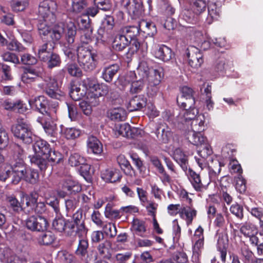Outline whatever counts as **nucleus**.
<instances>
[{
    "label": "nucleus",
    "instance_id": "54",
    "mask_svg": "<svg viewBox=\"0 0 263 263\" xmlns=\"http://www.w3.org/2000/svg\"><path fill=\"white\" fill-rule=\"evenodd\" d=\"M64 135L67 139H75L80 136L81 131L80 129L73 127L66 128L64 130Z\"/></svg>",
    "mask_w": 263,
    "mask_h": 263
},
{
    "label": "nucleus",
    "instance_id": "27",
    "mask_svg": "<svg viewBox=\"0 0 263 263\" xmlns=\"http://www.w3.org/2000/svg\"><path fill=\"white\" fill-rule=\"evenodd\" d=\"M104 32L103 34V38H106L108 40L112 39L115 34L114 27L115 26L114 18L111 16H106L103 23Z\"/></svg>",
    "mask_w": 263,
    "mask_h": 263
},
{
    "label": "nucleus",
    "instance_id": "37",
    "mask_svg": "<svg viewBox=\"0 0 263 263\" xmlns=\"http://www.w3.org/2000/svg\"><path fill=\"white\" fill-rule=\"evenodd\" d=\"M155 134L157 137L156 140L160 143H167L172 136V133L167 127L162 129L158 127L156 130Z\"/></svg>",
    "mask_w": 263,
    "mask_h": 263
},
{
    "label": "nucleus",
    "instance_id": "61",
    "mask_svg": "<svg viewBox=\"0 0 263 263\" xmlns=\"http://www.w3.org/2000/svg\"><path fill=\"white\" fill-rule=\"evenodd\" d=\"M66 69L68 73L73 77H80L82 75V71L76 64H68Z\"/></svg>",
    "mask_w": 263,
    "mask_h": 263
},
{
    "label": "nucleus",
    "instance_id": "38",
    "mask_svg": "<svg viewBox=\"0 0 263 263\" xmlns=\"http://www.w3.org/2000/svg\"><path fill=\"white\" fill-rule=\"evenodd\" d=\"M139 28L140 29L148 36L145 37H152L157 33V29L155 25L152 22H147L145 20H142L139 23Z\"/></svg>",
    "mask_w": 263,
    "mask_h": 263
},
{
    "label": "nucleus",
    "instance_id": "41",
    "mask_svg": "<svg viewBox=\"0 0 263 263\" xmlns=\"http://www.w3.org/2000/svg\"><path fill=\"white\" fill-rule=\"evenodd\" d=\"M30 161L36 165L42 171H45L49 163L48 155L33 156L30 158Z\"/></svg>",
    "mask_w": 263,
    "mask_h": 263
},
{
    "label": "nucleus",
    "instance_id": "11",
    "mask_svg": "<svg viewBox=\"0 0 263 263\" xmlns=\"http://www.w3.org/2000/svg\"><path fill=\"white\" fill-rule=\"evenodd\" d=\"M44 73V68L41 64L36 66L27 67L24 69L22 74V80L25 83L34 82L36 79L41 77Z\"/></svg>",
    "mask_w": 263,
    "mask_h": 263
},
{
    "label": "nucleus",
    "instance_id": "3",
    "mask_svg": "<svg viewBox=\"0 0 263 263\" xmlns=\"http://www.w3.org/2000/svg\"><path fill=\"white\" fill-rule=\"evenodd\" d=\"M78 61L80 66L85 71L94 70L98 64V55L88 47L83 46L77 48Z\"/></svg>",
    "mask_w": 263,
    "mask_h": 263
},
{
    "label": "nucleus",
    "instance_id": "58",
    "mask_svg": "<svg viewBox=\"0 0 263 263\" xmlns=\"http://www.w3.org/2000/svg\"><path fill=\"white\" fill-rule=\"evenodd\" d=\"M68 162L72 166H77L85 163V160L83 157L76 153L70 156Z\"/></svg>",
    "mask_w": 263,
    "mask_h": 263
},
{
    "label": "nucleus",
    "instance_id": "50",
    "mask_svg": "<svg viewBox=\"0 0 263 263\" xmlns=\"http://www.w3.org/2000/svg\"><path fill=\"white\" fill-rule=\"evenodd\" d=\"M87 81L89 82L88 86L90 88L94 89L97 90L99 89L101 91L99 92L100 96H105L108 95L109 93V87L106 84H101L100 85L97 84L95 81H91L89 79H87Z\"/></svg>",
    "mask_w": 263,
    "mask_h": 263
},
{
    "label": "nucleus",
    "instance_id": "12",
    "mask_svg": "<svg viewBox=\"0 0 263 263\" xmlns=\"http://www.w3.org/2000/svg\"><path fill=\"white\" fill-rule=\"evenodd\" d=\"M122 5L133 19L139 17L143 13V6L141 2L137 0H122Z\"/></svg>",
    "mask_w": 263,
    "mask_h": 263
},
{
    "label": "nucleus",
    "instance_id": "10",
    "mask_svg": "<svg viewBox=\"0 0 263 263\" xmlns=\"http://www.w3.org/2000/svg\"><path fill=\"white\" fill-rule=\"evenodd\" d=\"M32 108L39 111L43 115L49 116L52 119L54 118L57 109L55 107L50 108L48 106V100L43 96L35 98L29 101Z\"/></svg>",
    "mask_w": 263,
    "mask_h": 263
},
{
    "label": "nucleus",
    "instance_id": "34",
    "mask_svg": "<svg viewBox=\"0 0 263 263\" xmlns=\"http://www.w3.org/2000/svg\"><path fill=\"white\" fill-rule=\"evenodd\" d=\"M130 44L129 41L120 32L115 37L112 41V48L117 51H122Z\"/></svg>",
    "mask_w": 263,
    "mask_h": 263
},
{
    "label": "nucleus",
    "instance_id": "57",
    "mask_svg": "<svg viewBox=\"0 0 263 263\" xmlns=\"http://www.w3.org/2000/svg\"><path fill=\"white\" fill-rule=\"evenodd\" d=\"M240 254L243 258L244 263L252 261L253 257V252L247 246H243L241 248Z\"/></svg>",
    "mask_w": 263,
    "mask_h": 263
},
{
    "label": "nucleus",
    "instance_id": "59",
    "mask_svg": "<svg viewBox=\"0 0 263 263\" xmlns=\"http://www.w3.org/2000/svg\"><path fill=\"white\" fill-rule=\"evenodd\" d=\"M131 256L132 253L129 252L118 253L111 258V260L113 263H126Z\"/></svg>",
    "mask_w": 263,
    "mask_h": 263
},
{
    "label": "nucleus",
    "instance_id": "55",
    "mask_svg": "<svg viewBox=\"0 0 263 263\" xmlns=\"http://www.w3.org/2000/svg\"><path fill=\"white\" fill-rule=\"evenodd\" d=\"M62 159V156L60 153L55 151H51L50 149V152L48 153V160L51 165L60 163Z\"/></svg>",
    "mask_w": 263,
    "mask_h": 263
},
{
    "label": "nucleus",
    "instance_id": "17",
    "mask_svg": "<svg viewBox=\"0 0 263 263\" xmlns=\"http://www.w3.org/2000/svg\"><path fill=\"white\" fill-rule=\"evenodd\" d=\"M187 176L192 186L197 192H202L207 189L210 182L205 183L202 182L200 175L196 173L191 168H187L186 171H184Z\"/></svg>",
    "mask_w": 263,
    "mask_h": 263
},
{
    "label": "nucleus",
    "instance_id": "9",
    "mask_svg": "<svg viewBox=\"0 0 263 263\" xmlns=\"http://www.w3.org/2000/svg\"><path fill=\"white\" fill-rule=\"evenodd\" d=\"M72 219V221H68V228L71 231V233L74 232L79 237H85L88 229L85 226L82 211L76 212L73 214Z\"/></svg>",
    "mask_w": 263,
    "mask_h": 263
},
{
    "label": "nucleus",
    "instance_id": "63",
    "mask_svg": "<svg viewBox=\"0 0 263 263\" xmlns=\"http://www.w3.org/2000/svg\"><path fill=\"white\" fill-rule=\"evenodd\" d=\"M1 57L5 62H11L14 64L19 63V59L15 53L7 51L3 53Z\"/></svg>",
    "mask_w": 263,
    "mask_h": 263
},
{
    "label": "nucleus",
    "instance_id": "47",
    "mask_svg": "<svg viewBox=\"0 0 263 263\" xmlns=\"http://www.w3.org/2000/svg\"><path fill=\"white\" fill-rule=\"evenodd\" d=\"M55 235L50 231H46L39 236L37 238L38 242L40 245H50L55 240Z\"/></svg>",
    "mask_w": 263,
    "mask_h": 263
},
{
    "label": "nucleus",
    "instance_id": "29",
    "mask_svg": "<svg viewBox=\"0 0 263 263\" xmlns=\"http://www.w3.org/2000/svg\"><path fill=\"white\" fill-rule=\"evenodd\" d=\"M88 151L94 154L99 155L103 152V145L101 142L95 137L90 136L87 140Z\"/></svg>",
    "mask_w": 263,
    "mask_h": 263
},
{
    "label": "nucleus",
    "instance_id": "39",
    "mask_svg": "<svg viewBox=\"0 0 263 263\" xmlns=\"http://www.w3.org/2000/svg\"><path fill=\"white\" fill-rule=\"evenodd\" d=\"M49 43H44L42 46H40L38 49V56L41 61L46 62L49 58L50 54L52 52L54 48V46L52 44H50V47L49 46Z\"/></svg>",
    "mask_w": 263,
    "mask_h": 263
},
{
    "label": "nucleus",
    "instance_id": "23",
    "mask_svg": "<svg viewBox=\"0 0 263 263\" xmlns=\"http://www.w3.org/2000/svg\"><path fill=\"white\" fill-rule=\"evenodd\" d=\"M101 177L106 182L113 183L119 181L121 176L116 169L106 168L101 172Z\"/></svg>",
    "mask_w": 263,
    "mask_h": 263
},
{
    "label": "nucleus",
    "instance_id": "53",
    "mask_svg": "<svg viewBox=\"0 0 263 263\" xmlns=\"http://www.w3.org/2000/svg\"><path fill=\"white\" fill-rule=\"evenodd\" d=\"M28 5V0H12L11 3L12 10L16 12L23 11Z\"/></svg>",
    "mask_w": 263,
    "mask_h": 263
},
{
    "label": "nucleus",
    "instance_id": "43",
    "mask_svg": "<svg viewBox=\"0 0 263 263\" xmlns=\"http://www.w3.org/2000/svg\"><path fill=\"white\" fill-rule=\"evenodd\" d=\"M132 229L136 234L143 236L146 232L145 222L138 218H135L132 222Z\"/></svg>",
    "mask_w": 263,
    "mask_h": 263
},
{
    "label": "nucleus",
    "instance_id": "25",
    "mask_svg": "<svg viewBox=\"0 0 263 263\" xmlns=\"http://www.w3.org/2000/svg\"><path fill=\"white\" fill-rule=\"evenodd\" d=\"M81 86L84 88L78 82L70 83L69 95L72 100L78 101L85 96L86 91L84 89H82Z\"/></svg>",
    "mask_w": 263,
    "mask_h": 263
},
{
    "label": "nucleus",
    "instance_id": "36",
    "mask_svg": "<svg viewBox=\"0 0 263 263\" xmlns=\"http://www.w3.org/2000/svg\"><path fill=\"white\" fill-rule=\"evenodd\" d=\"M119 69L120 66L118 64L108 66L103 69L102 77L106 82H110L114 76L116 74Z\"/></svg>",
    "mask_w": 263,
    "mask_h": 263
},
{
    "label": "nucleus",
    "instance_id": "49",
    "mask_svg": "<svg viewBox=\"0 0 263 263\" xmlns=\"http://www.w3.org/2000/svg\"><path fill=\"white\" fill-rule=\"evenodd\" d=\"M76 33V26L73 23L70 22L67 25V32L66 33V40L68 44H72L73 43Z\"/></svg>",
    "mask_w": 263,
    "mask_h": 263
},
{
    "label": "nucleus",
    "instance_id": "33",
    "mask_svg": "<svg viewBox=\"0 0 263 263\" xmlns=\"http://www.w3.org/2000/svg\"><path fill=\"white\" fill-rule=\"evenodd\" d=\"M178 105L183 109L180 113L179 116L185 110H192L193 109H196L194 106L195 104V99L193 97H185L183 96H180L177 99Z\"/></svg>",
    "mask_w": 263,
    "mask_h": 263
},
{
    "label": "nucleus",
    "instance_id": "40",
    "mask_svg": "<svg viewBox=\"0 0 263 263\" xmlns=\"http://www.w3.org/2000/svg\"><path fill=\"white\" fill-rule=\"evenodd\" d=\"M113 130L116 136H122L127 138H129V136H131V134H130L131 127L128 123L116 124Z\"/></svg>",
    "mask_w": 263,
    "mask_h": 263
},
{
    "label": "nucleus",
    "instance_id": "21",
    "mask_svg": "<svg viewBox=\"0 0 263 263\" xmlns=\"http://www.w3.org/2000/svg\"><path fill=\"white\" fill-rule=\"evenodd\" d=\"M197 215V211L193 206L183 205L180 213V217L186 221V224H192L193 219Z\"/></svg>",
    "mask_w": 263,
    "mask_h": 263
},
{
    "label": "nucleus",
    "instance_id": "18",
    "mask_svg": "<svg viewBox=\"0 0 263 263\" xmlns=\"http://www.w3.org/2000/svg\"><path fill=\"white\" fill-rule=\"evenodd\" d=\"M29 168V167H27L25 165L24 161H16L11 167L13 174L12 182L13 183L16 184L21 180H23Z\"/></svg>",
    "mask_w": 263,
    "mask_h": 263
},
{
    "label": "nucleus",
    "instance_id": "13",
    "mask_svg": "<svg viewBox=\"0 0 263 263\" xmlns=\"http://www.w3.org/2000/svg\"><path fill=\"white\" fill-rule=\"evenodd\" d=\"M186 54L188 58L189 64L193 68L197 69L203 63V55L200 50L195 46H189Z\"/></svg>",
    "mask_w": 263,
    "mask_h": 263
},
{
    "label": "nucleus",
    "instance_id": "16",
    "mask_svg": "<svg viewBox=\"0 0 263 263\" xmlns=\"http://www.w3.org/2000/svg\"><path fill=\"white\" fill-rule=\"evenodd\" d=\"M47 224V220L40 216H32L26 220L27 228L32 231H43L46 229Z\"/></svg>",
    "mask_w": 263,
    "mask_h": 263
},
{
    "label": "nucleus",
    "instance_id": "31",
    "mask_svg": "<svg viewBox=\"0 0 263 263\" xmlns=\"http://www.w3.org/2000/svg\"><path fill=\"white\" fill-rule=\"evenodd\" d=\"M23 197L26 201L25 205L24 206L26 207L24 211L28 213H32L33 211V208L37 202L39 197L37 193L35 191L31 192L29 194L23 195Z\"/></svg>",
    "mask_w": 263,
    "mask_h": 263
},
{
    "label": "nucleus",
    "instance_id": "2",
    "mask_svg": "<svg viewBox=\"0 0 263 263\" xmlns=\"http://www.w3.org/2000/svg\"><path fill=\"white\" fill-rule=\"evenodd\" d=\"M198 111L197 109H193L191 111L185 110L178 117L180 127L183 130L185 126L189 127L190 132H202L205 129L204 117L203 115H199L196 117Z\"/></svg>",
    "mask_w": 263,
    "mask_h": 263
},
{
    "label": "nucleus",
    "instance_id": "1",
    "mask_svg": "<svg viewBox=\"0 0 263 263\" xmlns=\"http://www.w3.org/2000/svg\"><path fill=\"white\" fill-rule=\"evenodd\" d=\"M139 25L138 26H127L120 28V32L129 41L131 47L133 51H137L140 50L142 52H146L148 46H153L154 39L152 37H145L144 40L141 41L137 37L139 34Z\"/></svg>",
    "mask_w": 263,
    "mask_h": 263
},
{
    "label": "nucleus",
    "instance_id": "60",
    "mask_svg": "<svg viewBox=\"0 0 263 263\" xmlns=\"http://www.w3.org/2000/svg\"><path fill=\"white\" fill-rule=\"evenodd\" d=\"M47 61L48 67L50 68L59 66L61 63V59L59 55L52 52L50 54L49 58Z\"/></svg>",
    "mask_w": 263,
    "mask_h": 263
},
{
    "label": "nucleus",
    "instance_id": "22",
    "mask_svg": "<svg viewBox=\"0 0 263 263\" xmlns=\"http://www.w3.org/2000/svg\"><path fill=\"white\" fill-rule=\"evenodd\" d=\"M208 14L206 18V22L208 24H212L217 20L220 16V10L216 2L209 1L207 4Z\"/></svg>",
    "mask_w": 263,
    "mask_h": 263
},
{
    "label": "nucleus",
    "instance_id": "26",
    "mask_svg": "<svg viewBox=\"0 0 263 263\" xmlns=\"http://www.w3.org/2000/svg\"><path fill=\"white\" fill-rule=\"evenodd\" d=\"M33 149L35 153L34 156L48 155L50 152V147L49 144L45 140L40 139L35 141L33 144Z\"/></svg>",
    "mask_w": 263,
    "mask_h": 263
},
{
    "label": "nucleus",
    "instance_id": "14",
    "mask_svg": "<svg viewBox=\"0 0 263 263\" xmlns=\"http://www.w3.org/2000/svg\"><path fill=\"white\" fill-rule=\"evenodd\" d=\"M79 244L75 251L76 255L86 263H93L96 259L97 256L90 257L88 254V242L85 237H79Z\"/></svg>",
    "mask_w": 263,
    "mask_h": 263
},
{
    "label": "nucleus",
    "instance_id": "28",
    "mask_svg": "<svg viewBox=\"0 0 263 263\" xmlns=\"http://www.w3.org/2000/svg\"><path fill=\"white\" fill-rule=\"evenodd\" d=\"M173 157L175 161L180 166L183 171H186L187 170V156L184 154L181 148H177L175 149Z\"/></svg>",
    "mask_w": 263,
    "mask_h": 263
},
{
    "label": "nucleus",
    "instance_id": "15",
    "mask_svg": "<svg viewBox=\"0 0 263 263\" xmlns=\"http://www.w3.org/2000/svg\"><path fill=\"white\" fill-rule=\"evenodd\" d=\"M45 91L47 95L57 100H61L64 96V93L58 89V85L56 80L51 77H47L44 79Z\"/></svg>",
    "mask_w": 263,
    "mask_h": 263
},
{
    "label": "nucleus",
    "instance_id": "51",
    "mask_svg": "<svg viewBox=\"0 0 263 263\" xmlns=\"http://www.w3.org/2000/svg\"><path fill=\"white\" fill-rule=\"evenodd\" d=\"M192 250L193 255L198 258L204 248V240L200 239L192 240Z\"/></svg>",
    "mask_w": 263,
    "mask_h": 263
},
{
    "label": "nucleus",
    "instance_id": "20",
    "mask_svg": "<svg viewBox=\"0 0 263 263\" xmlns=\"http://www.w3.org/2000/svg\"><path fill=\"white\" fill-rule=\"evenodd\" d=\"M183 130L184 132L186 139L191 143L197 146L204 145L206 139L201 135V132H190L189 127L186 128L185 126L183 127Z\"/></svg>",
    "mask_w": 263,
    "mask_h": 263
},
{
    "label": "nucleus",
    "instance_id": "56",
    "mask_svg": "<svg viewBox=\"0 0 263 263\" xmlns=\"http://www.w3.org/2000/svg\"><path fill=\"white\" fill-rule=\"evenodd\" d=\"M235 181L236 190L240 193H244L247 189L246 181L241 175H238L237 177H235Z\"/></svg>",
    "mask_w": 263,
    "mask_h": 263
},
{
    "label": "nucleus",
    "instance_id": "64",
    "mask_svg": "<svg viewBox=\"0 0 263 263\" xmlns=\"http://www.w3.org/2000/svg\"><path fill=\"white\" fill-rule=\"evenodd\" d=\"M103 230L106 235L110 238L114 237L117 235V229L114 224L108 223L103 227Z\"/></svg>",
    "mask_w": 263,
    "mask_h": 263
},
{
    "label": "nucleus",
    "instance_id": "45",
    "mask_svg": "<svg viewBox=\"0 0 263 263\" xmlns=\"http://www.w3.org/2000/svg\"><path fill=\"white\" fill-rule=\"evenodd\" d=\"M6 202L9 205V206L12 209V210L16 213L25 210L26 207L23 206L19 202L16 197L12 195L8 196L6 197Z\"/></svg>",
    "mask_w": 263,
    "mask_h": 263
},
{
    "label": "nucleus",
    "instance_id": "30",
    "mask_svg": "<svg viewBox=\"0 0 263 263\" xmlns=\"http://www.w3.org/2000/svg\"><path fill=\"white\" fill-rule=\"evenodd\" d=\"M211 164L209 166V177L212 180H215L221 171V167L224 164L216 158L210 159Z\"/></svg>",
    "mask_w": 263,
    "mask_h": 263
},
{
    "label": "nucleus",
    "instance_id": "7",
    "mask_svg": "<svg viewBox=\"0 0 263 263\" xmlns=\"http://www.w3.org/2000/svg\"><path fill=\"white\" fill-rule=\"evenodd\" d=\"M11 131L15 137L25 143L29 144L33 141L31 128L30 125L23 121H18L17 124L13 125L11 127Z\"/></svg>",
    "mask_w": 263,
    "mask_h": 263
},
{
    "label": "nucleus",
    "instance_id": "52",
    "mask_svg": "<svg viewBox=\"0 0 263 263\" xmlns=\"http://www.w3.org/2000/svg\"><path fill=\"white\" fill-rule=\"evenodd\" d=\"M145 80L142 77V78H140L139 80L136 81H132L131 82V86L130 91L132 93H138L140 92L144 86Z\"/></svg>",
    "mask_w": 263,
    "mask_h": 263
},
{
    "label": "nucleus",
    "instance_id": "46",
    "mask_svg": "<svg viewBox=\"0 0 263 263\" xmlns=\"http://www.w3.org/2000/svg\"><path fill=\"white\" fill-rule=\"evenodd\" d=\"M42 126L48 136L55 138L58 136V128L55 124L53 122H44L41 123Z\"/></svg>",
    "mask_w": 263,
    "mask_h": 263
},
{
    "label": "nucleus",
    "instance_id": "44",
    "mask_svg": "<svg viewBox=\"0 0 263 263\" xmlns=\"http://www.w3.org/2000/svg\"><path fill=\"white\" fill-rule=\"evenodd\" d=\"M108 116L112 120L122 121L125 120L126 112L122 108H115L108 111Z\"/></svg>",
    "mask_w": 263,
    "mask_h": 263
},
{
    "label": "nucleus",
    "instance_id": "6",
    "mask_svg": "<svg viewBox=\"0 0 263 263\" xmlns=\"http://www.w3.org/2000/svg\"><path fill=\"white\" fill-rule=\"evenodd\" d=\"M180 3L182 2L189 5L188 10L184 14V17H187L186 20L189 23H193L198 17L204 12L207 4L204 0H179Z\"/></svg>",
    "mask_w": 263,
    "mask_h": 263
},
{
    "label": "nucleus",
    "instance_id": "19",
    "mask_svg": "<svg viewBox=\"0 0 263 263\" xmlns=\"http://www.w3.org/2000/svg\"><path fill=\"white\" fill-rule=\"evenodd\" d=\"M60 187H61L62 189L60 194L63 196H65L68 194L79 192L81 190L78 183L70 178L63 180L61 182Z\"/></svg>",
    "mask_w": 263,
    "mask_h": 263
},
{
    "label": "nucleus",
    "instance_id": "8",
    "mask_svg": "<svg viewBox=\"0 0 263 263\" xmlns=\"http://www.w3.org/2000/svg\"><path fill=\"white\" fill-rule=\"evenodd\" d=\"M57 9L56 3L52 0H44L39 6V15L43 21L54 23L55 21L54 12Z\"/></svg>",
    "mask_w": 263,
    "mask_h": 263
},
{
    "label": "nucleus",
    "instance_id": "35",
    "mask_svg": "<svg viewBox=\"0 0 263 263\" xmlns=\"http://www.w3.org/2000/svg\"><path fill=\"white\" fill-rule=\"evenodd\" d=\"M68 221L60 215H57L52 222V227L57 231L62 232L65 231L66 233L69 235L71 233V231L67 227Z\"/></svg>",
    "mask_w": 263,
    "mask_h": 263
},
{
    "label": "nucleus",
    "instance_id": "5",
    "mask_svg": "<svg viewBox=\"0 0 263 263\" xmlns=\"http://www.w3.org/2000/svg\"><path fill=\"white\" fill-rule=\"evenodd\" d=\"M137 70L139 74L143 77L145 81H147L149 85L151 86L158 85L163 76L161 68L149 69L147 63L144 61L140 63Z\"/></svg>",
    "mask_w": 263,
    "mask_h": 263
},
{
    "label": "nucleus",
    "instance_id": "62",
    "mask_svg": "<svg viewBox=\"0 0 263 263\" xmlns=\"http://www.w3.org/2000/svg\"><path fill=\"white\" fill-rule=\"evenodd\" d=\"M136 77L135 73L130 72L125 76H122L118 78L119 83L122 86L123 88L127 85L131 83L132 79Z\"/></svg>",
    "mask_w": 263,
    "mask_h": 263
},
{
    "label": "nucleus",
    "instance_id": "24",
    "mask_svg": "<svg viewBox=\"0 0 263 263\" xmlns=\"http://www.w3.org/2000/svg\"><path fill=\"white\" fill-rule=\"evenodd\" d=\"M155 57L164 62L170 61L172 56L171 48L164 45H158L154 52Z\"/></svg>",
    "mask_w": 263,
    "mask_h": 263
},
{
    "label": "nucleus",
    "instance_id": "42",
    "mask_svg": "<svg viewBox=\"0 0 263 263\" xmlns=\"http://www.w3.org/2000/svg\"><path fill=\"white\" fill-rule=\"evenodd\" d=\"M110 249L111 243L107 240H105L100 243L97 247V250L99 254L101 257L104 258L109 259L110 258Z\"/></svg>",
    "mask_w": 263,
    "mask_h": 263
},
{
    "label": "nucleus",
    "instance_id": "48",
    "mask_svg": "<svg viewBox=\"0 0 263 263\" xmlns=\"http://www.w3.org/2000/svg\"><path fill=\"white\" fill-rule=\"evenodd\" d=\"M39 179L38 171L34 169L29 168L24 178V180L31 184H36Z\"/></svg>",
    "mask_w": 263,
    "mask_h": 263
},
{
    "label": "nucleus",
    "instance_id": "4",
    "mask_svg": "<svg viewBox=\"0 0 263 263\" xmlns=\"http://www.w3.org/2000/svg\"><path fill=\"white\" fill-rule=\"evenodd\" d=\"M38 30L40 35H49L53 44L57 43L62 37L64 31V25L62 23L53 24L49 22H44L38 25Z\"/></svg>",
    "mask_w": 263,
    "mask_h": 263
},
{
    "label": "nucleus",
    "instance_id": "32",
    "mask_svg": "<svg viewBox=\"0 0 263 263\" xmlns=\"http://www.w3.org/2000/svg\"><path fill=\"white\" fill-rule=\"evenodd\" d=\"M146 103V99L144 96H136L129 101L128 109L130 111L141 109L145 106Z\"/></svg>",
    "mask_w": 263,
    "mask_h": 263
}]
</instances>
